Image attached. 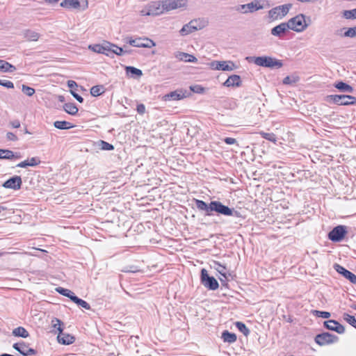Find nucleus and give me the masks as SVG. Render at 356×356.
Returning <instances> with one entry per match:
<instances>
[{"label":"nucleus","mask_w":356,"mask_h":356,"mask_svg":"<svg viewBox=\"0 0 356 356\" xmlns=\"http://www.w3.org/2000/svg\"><path fill=\"white\" fill-rule=\"evenodd\" d=\"M246 59L261 67L278 69L282 67L283 65L281 60L270 56H252L247 57Z\"/></svg>","instance_id":"nucleus-1"},{"label":"nucleus","mask_w":356,"mask_h":356,"mask_svg":"<svg viewBox=\"0 0 356 356\" xmlns=\"http://www.w3.org/2000/svg\"><path fill=\"white\" fill-rule=\"evenodd\" d=\"M264 8L260 0H254L247 4H241L235 7V10L242 14L252 13Z\"/></svg>","instance_id":"nucleus-2"},{"label":"nucleus","mask_w":356,"mask_h":356,"mask_svg":"<svg viewBox=\"0 0 356 356\" xmlns=\"http://www.w3.org/2000/svg\"><path fill=\"white\" fill-rule=\"evenodd\" d=\"M210 210L211 213H212V211H216L219 214L227 216H234V214L236 215L238 213L236 211H234V209H231L227 206L222 204L219 201H211Z\"/></svg>","instance_id":"nucleus-3"},{"label":"nucleus","mask_w":356,"mask_h":356,"mask_svg":"<svg viewBox=\"0 0 356 356\" xmlns=\"http://www.w3.org/2000/svg\"><path fill=\"white\" fill-rule=\"evenodd\" d=\"M201 282L209 290H216L218 288L219 284L215 277L209 275L206 269L202 268L201 270Z\"/></svg>","instance_id":"nucleus-4"},{"label":"nucleus","mask_w":356,"mask_h":356,"mask_svg":"<svg viewBox=\"0 0 356 356\" xmlns=\"http://www.w3.org/2000/svg\"><path fill=\"white\" fill-rule=\"evenodd\" d=\"M289 26V29L297 32L302 31L306 27V22L303 15H298L286 22Z\"/></svg>","instance_id":"nucleus-5"},{"label":"nucleus","mask_w":356,"mask_h":356,"mask_svg":"<svg viewBox=\"0 0 356 356\" xmlns=\"http://www.w3.org/2000/svg\"><path fill=\"white\" fill-rule=\"evenodd\" d=\"M291 7V3H287L273 8L268 12L269 17L273 19H281L289 13Z\"/></svg>","instance_id":"nucleus-6"},{"label":"nucleus","mask_w":356,"mask_h":356,"mask_svg":"<svg viewBox=\"0 0 356 356\" xmlns=\"http://www.w3.org/2000/svg\"><path fill=\"white\" fill-rule=\"evenodd\" d=\"M339 337L328 332L317 334L314 339L315 342L319 346H326L337 342Z\"/></svg>","instance_id":"nucleus-7"},{"label":"nucleus","mask_w":356,"mask_h":356,"mask_svg":"<svg viewBox=\"0 0 356 356\" xmlns=\"http://www.w3.org/2000/svg\"><path fill=\"white\" fill-rule=\"evenodd\" d=\"M204 26V24H202V21L200 19L191 20L181 28L179 33L181 35H186L195 31L202 29Z\"/></svg>","instance_id":"nucleus-8"},{"label":"nucleus","mask_w":356,"mask_h":356,"mask_svg":"<svg viewBox=\"0 0 356 356\" xmlns=\"http://www.w3.org/2000/svg\"><path fill=\"white\" fill-rule=\"evenodd\" d=\"M162 2L165 13L177 8H186L188 3L187 0H163Z\"/></svg>","instance_id":"nucleus-9"},{"label":"nucleus","mask_w":356,"mask_h":356,"mask_svg":"<svg viewBox=\"0 0 356 356\" xmlns=\"http://www.w3.org/2000/svg\"><path fill=\"white\" fill-rule=\"evenodd\" d=\"M346 232V226L338 225L329 233L328 237L332 241L339 242L343 239Z\"/></svg>","instance_id":"nucleus-10"},{"label":"nucleus","mask_w":356,"mask_h":356,"mask_svg":"<svg viewBox=\"0 0 356 356\" xmlns=\"http://www.w3.org/2000/svg\"><path fill=\"white\" fill-rule=\"evenodd\" d=\"M129 44L133 47H145V48H151L155 46V43L153 40L149 38H130L128 41Z\"/></svg>","instance_id":"nucleus-11"},{"label":"nucleus","mask_w":356,"mask_h":356,"mask_svg":"<svg viewBox=\"0 0 356 356\" xmlns=\"http://www.w3.org/2000/svg\"><path fill=\"white\" fill-rule=\"evenodd\" d=\"M212 69L216 70L232 71L236 68L232 61H213L211 63Z\"/></svg>","instance_id":"nucleus-12"},{"label":"nucleus","mask_w":356,"mask_h":356,"mask_svg":"<svg viewBox=\"0 0 356 356\" xmlns=\"http://www.w3.org/2000/svg\"><path fill=\"white\" fill-rule=\"evenodd\" d=\"M89 49H92L94 52L109 56L111 50H112V43L104 42L101 44H95L93 46L90 45Z\"/></svg>","instance_id":"nucleus-13"},{"label":"nucleus","mask_w":356,"mask_h":356,"mask_svg":"<svg viewBox=\"0 0 356 356\" xmlns=\"http://www.w3.org/2000/svg\"><path fill=\"white\" fill-rule=\"evenodd\" d=\"M22 184V181L21 177L15 175L5 181L2 184V186L6 188L18 190L21 188Z\"/></svg>","instance_id":"nucleus-14"},{"label":"nucleus","mask_w":356,"mask_h":356,"mask_svg":"<svg viewBox=\"0 0 356 356\" xmlns=\"http://www.w3.org/2000/svg\"><path fill=\"white\" fill-rule=\"evenodd\" d=\"M334 268L335 270L341 274L345 278L348 279L351 283L356 284V275L350 271L346 270L339 264H334Z\"/></svg>","instance_id":"nucleus-15"},{"label":"nucleus","mask_w":356,"mask_h":356,"mask_svg":"<svg viewBox=\"0 0 356 356\" xmlns=\"http://www.w3.org/2000/svg\"><path fill=\"white\" fill-rule=\"evenodd\" d=\"M323 325L327 330L334 331L338 334H343L345 332L344 327L334 320L326 321L323 323Z\"/></svg>","instance_id":"nucleus-16"},{"label":"nucleus","mask_w":356,"mask_h":356,"mask_svg":"<svg viewBox=\"0 0 356 356\" xmlns=\"http://www.w3.org/2000/svg\"><path fill=\"white\" fill-rule=\"evenodd\" d=\"M148 6L152 16L160 15L165 13L162 1H152L148 3Z\"/></svg>","instance_id":"nucleus-17"},{"label":"nucleus","mask_w":356,"mask_h":356,"mask_svg":"<svg viewBox=\"0 0 356 356\" xmlns=\"http://www.w3.org/2000/svg\"><path fill=\"white\" fill-rule=\"evenodd\" d=\"M289 26L287 23H281L271 29V34L279 38L283 37L288 32Z\"/></svg>","instance_id":"nucleus-18"},{"label":"nucleus","mask_w":356,"mask_h":356,"mask_svg":"<svg viewBox=\"0 0 356 356\" xmlns=\"http://www.w3.org/2000/svg\"><path fill=\"white\" fill-rule=\"evenodd\" d=\"M186 91L182 90H177L172 92H170L168 94H166L163 96V100L165 101H171V100H180L186 97Z\"/></svg>","instance_id":"nucleus-19"},{"label":"nucleus","mask_w":356,"mask_h":356,"mask_svg":"<svg viewBox=\"0 0 356 356\" xmlns=\"http://www.w3.org/2000/svg\"><path fill=\"white\" fill-rule=\"evenodd\" d=\"M13 348L24 356L35 355L36 353L34 349L27 347L24 343H16L13 344Z\"/></svg>","instance_id":"nucleus-20"},{"label":"nucleus","mask_w":356,"mask_h":356,"mask_svg":"<svg viewBox=\"0 0 356 356\" xmlns=\"http://www.w3.org/2000/svg\"><path fill=\"white\" fill-rule=\"evenodd\" d=\"M22 157L19 152L14 153L9 149H0V159H19Z\"/></svg>","instance_id":"nucleus-21"},{"label":"nucleus","mask_w":356,"mask_h":356,"mask_svg":"<svg viewBox=\"0 0 356 356\" xmlns=\"http://www.w3.org/2000/svg\"><path fill=\"white\" fill-rule=\"evenodd\" d=\"M175 57L179 60L188 63H196L197 61V59L194 56L181 51L175 52Z\"/></svg>","instance_id":"nucleus-22"},{"label":"nucleus","mask_w":356,"mask_h":356,"mask_svg":"<svg viewBox=\"0 0 356 356\" xmlns=\"http://www.w3.org/2000/svg\"><path fill=\"white\" fill-rule=\"evenodd\" d=\"M241 84V77L238 75H231L224 82L223 85L226 87L240 86Z\"/></svg>","instance_id":"nucleus-23"},{"label":"nucleus","mask_w":356,"mask_h":356,"mask_svg":"<svg viewBox=\"0 0 356 356\" xmlns=\"http://www.w3.org/2000/svg\"><path fill=\"white\" fill-rule=\"evenodd\" d=\"M57 339L60 343L65 345L71 344L74 341V337L73 336L63 333V331L58 333Z\"/></svg>","instance_id":"nucleus-24"},{"label":"nucleus","mask_w":356,"mask_h":356,"mask_svg":"<svg viewBox=\"0 0 356 356\" xmlns=\"http://www.w3.org/2000/svg\"><path fill=\"white\" fill-rule=\"evenodd\" d=\"M40 163V160L38 157H32L30 159L25 160L19 163L17 167L26 168L28 166L34 167Z\"/></svg>","instance_id":"nucleus-25"},{"label":"nucleus","mask_w":356,"mask_h":356,"mask_svg":"<svg viewBox=\"0 0 356 356\" xmlns=\"http://www.w3.org/2000/svg\"><path fill=\"white\" fill-rule=\"evenodd\" d=\"M22 35L28 41L35 42L40 38V34L32 30H25L22 32Z\"/></svg>","instance_id":"nucleus-26"},{"label":"nucleus","mask_w":356,"mask_h":356,"mask_svg":"<svg viewBox=\"0 0 356 356\" xmlns=\"http://www.w3.org/2000/svg\"><path fill=\"white\" fill-rule=\"evenodd\" d=\"M196 207L200 211H205L206 216H211L212 213H211V202L207 204L205 202L200 200H196Z\"/></svg>","instance_id":"nucleus-27"},{"label":"nucleus","mask_w":356,"mask_h":356,"mask_svg":"<svg viewBox=\"0 0 356 356\" xmlns=\"http://www.w3.org/2000/svg\"><path fill=\"white\" fill-rule=\"evenodd\" d=\"M16 70V67L8 63L6 60H0V72H13Z\"/></svg>","instance_id":"nucleus-28"},{"label":"nucleus","mask_w":356,"mask_h":356,"mask_svg":"<svg viewBox=\"0 0 356 356\" xmlns=\"http://www.w3.org/2000/svg\"><path fill=\"white\" fill-rule=\"evenodd\" d=\"M341 97H343V100L340 101V105L343 106H348V105H355L356 104V97L347 95H341Z\"/></svg>","instance_id":"nucleus-29"},{"label":"nucleus","mask_w":356,"mask_h":356,"mask_svg":"<svg viewBox=\"0 0 356 356\" xmlns=\"http://www.w3.org/2000/svg\"><path fill=\"white\" fill-rule=\"evenodd\" d=\"M60 6L67 8H78L80 6V3L79 0H63L60 3Z\"/></svg>","instance_id":"nucleus-30"},{"label":"nucleus","mask_w":356,"mask_h":356,"mask_svg":"<svg viewBox=\"0 0 356 356\" xmlns=\"http://www.w3.org/2000/svg\"><path fill=\"white\" fill-rule=\"evenodd\" d=\"M12 333L15 337H20L22 338H27L29 336L28 331L23 327L15 328Z\"/></svg>","instance_id":"nucleus-31"},{"label":"nucleus","mask_w":356,"mask_h":356,"mask_svg":"<svg viewBox=\"0 0 356 356\" xmlns=\"http://www.w3.org/2000/svg\"><path fill=\"white\" fill-rule=\"evenodd\" d=\"M63 108L68 114L74 115L78 112V108L74 103H66L63 106Z\"/></svg>","instance_id":"nucleus-32"},{"label":"nucleus","mask_w":356,"mask_h":356,"mask_svg":"<svg viewBox=\"0 0 356 356\" xmlns=\"http://www.w3.org/2000/svg\"><path fill=\"white\" fill-rule=\"evenodd\" d=\"M222 338L225 342L234 343L236 341V335L228 331H224L222 334Z\"/></svg>","instance_id":"nucleus-33"},{"label":"nucleus","mask_w":356,"mask_h":356,"mask_svg":"<svg viewBox=\"0 0 356 356\" xmlns=\"http://www.w3.org/2000/svg\"><path fill=\"white\" fill-rule=\"evenodd\" d=\"M334 86L342 92H352L353 91L352 86L342 81L337 83Z\"/></svg>","instance_id":"nucleus-34"},{"label":"nucleus","mask_w":356,"mask_h":356,"mask_svg":"<svg viewBox=\"0 0 356 356\" xmlns=\"http://www.w3.org/2000/svg\"><path fill=\"white\" fill-rule=\"evenodd\" d=\"M343 30H345V32L343 34H340L339 33H337V35H340L343 37L346 38H355L356 37V26L354 27H350L348 29H343ZM342 29L341 30V31Z\"/></svg>","instance_id":"nucleus-35"},{"label":"nucleus","mask_w":356,"mask_h":356,"mask_svg":"<svg viewBox=\"0 0 356 356\" xmlns=\"http://www.w3.org/2000/svg\"><path fill=\"white\" fill-rule=\"evenodd\" d=\"M343 99H344V98L341 97V95H327L326 97L327 102L335 104H337V105H340V101L343 100Z\"/></svg>","instance_id":"nucleus-36"},{"label":"nucleus","mask_w":356,"mask_h":356,"mask_svg":"<svg viewBox=\"0 0 356 356\" xmlns=\"http://www.w3.org/2000/svg\"><path fill=\"white\" fill-rule=\"evenodd\" d=\"M54 125L58 129H68L73 127V126H71L70 123L67 121H56Z\"/></svg>","instance_id":"nucleus-37"},{"label":"nucleus","mask_w":356,"mask_h":356,"mask_svg":"<svg viewBox=\"0 0 356 356\" xmlns=\"http://www.w3.org/2000/svg\"><path fill=\"white\" fill-rule=\"evenodd\" d=\"M104 92L103 86H95L90 89V94L94 97H97Z\"/></svg>","instance_id":"nucleus-38"},{"label":"nucleus","mask_w":356,"mask_h":356,"mask_svg":"<svg viewBox=\"0 0 356 356\" xmlns=\"http://www.w3.org/2000/svg\"><path fill=\"white\" fill-rule=\"evenodd\" d=\"M236 327L238 330L241 332L245 336H248L250 334L249 329L246 327V325L241 322H236Z\"/></svg>","instance_id":"nucleus-39"},{"label":"nucleus","mask_w":356,"mask_h":356,"mask_svg":"<svg viewBox=\"0 0 356 356\" xmlns=\"http://www.w3.org/2000/svg\"><path fill=\"white\" fill-rule=\"evenodd\" d=\"M125 70L128 74H131V75H136L138 76H140L143 74L140 70L131 66L126 67Z\"/></svg>","instance_id":"nucleus-40"},{"label":"nucleus","mask_w":356,"mask_h":356,"mask_svg":"<svg viewBox=\"0 0 356 356\" xmlns=\"http://www.w3.org/2000/svg\"><path fill=\"white\" fill-rule=\"evenodd\" d=\"M259 134L265 139L271 141L274 143L277 141L276 136L273 133H266L264 131H260Z\"/></svg>","instance_id":"nucleus-41"},{"label":"nucleus","mask_w":356,"mask_h":356,"mask_svg":"<svg viewBox=\"0 0 356 356\" xmlns=\"http://www.w3.org/2000/svg\"><path fill=\"white\" fill-rule=\"evenodd\" d=\"M111 53L115 54L118 56H122L124 54H128L129 51L124 50L122 47H119L115 44H112V50Z\"/></svg>","instance_id":"nucleus-42"},{"label":"nucleus","mask_w":356,"mask_h":356,"mask_svg":"<svg viewBox=\"0 0 356 356\" xmlns=\"http://www.w3.org/2000/svg\"><path fill=\"white\" fill-rule=\"evenodd\" d=\"M213 267L222 276L226 277V267L221 265L218 261H213Z\"/></svg>","instance_id":"nucleus-43"},{"label":"nucleus","mask_w":356,"mask_h":356,"mask_svg":"<svg viewBox=\"0 0 356 356\" xmlns=\"http://www.w3.org/2000/svg\"><path fill=\"white\" fill-rule=\"evenodd\" d=\"M51 325L54 328L56 329L59 332L63 331V323L58 318H54L51 321Z\"/></svg>","instance_id":"nucleus-44"},{"label":"nucleus","mask_w":356,"mask_h":356,"mask_svg":"<svg viewBox=\"0 0 356 356\" xmlns=\"http://www.w3.org/2000/svg\"><path fill=\"white\" fill-rule=\"evenodd\" d=\"M56 291L58 292L60 294L65 296V297H67L70 298V297H72L74 296V293L72 292L69 289H64V288H62V287H58L56 288Z\"/></svg>","instance_id":"nucleus-45"},{"label":"nucleus","mask_w":356,"mask_h":356,"mask_svg":"<svg viewBox=\"0 0 356 356\" xmlns=\"http://www.w3.org/2000/svg\"><path fill=\"white\" fill-rule=\"evenodd\" d=\"M343 16L346 19H356V8L350 10H344Z\"/></svg>","instance_id":"nucleus-46"},{"label":"nucleus","mask_w":356,"mask_h":356,"mask_svg":"<svg viewBox=\"0 0 356 356\" xmlns=\"http://www.w3.org/2000/svg\"><path fill=\"white\" fill-rule=\"evenodd\" d=\"M298 78L296 76H287L283 79V83L286 85H291L296 83Z\"/></svg>","instance_id":"nucleus-47"},{"label":"nucleus","mask_w":356,"mask_h":356,"mask_svg":"<svg viewBox=\"0 0 356 356\" xmlns=\"http://www.w3.org/2000/svg\"><path fill=\"white\" fill-rule=\"evenodd\" d=\"M22 92L29 97H31L35 93V89L26 85L22 86Z\"/></svg>","instance_id":"nucleus-48"},{"label":"nucleus","mask_w":356,"mask_h":356,"mask_svg":"<svg viewBox=\"0 0 356 356\" xmlns=\"http://www.w3.org/2000/svg\"><path fill=\"white\" fill-rule=\"evenodd\" d=\"M313 314L317 317L323 318H328L331 316V314L328 312H321L318 310H313Z\"/></svg>","instance_id":"nucleus-49"},{"label":"nucleus","mask_w":356,"mask_h":356,"mask_svg":"<svg viewBox=\"0 0 356 356\" xmlns=\"http://www.w3.org/2000/svg\"><path fill=\"white\" fill-rule=\"evenodd\" d=\"M345 319L348 323H349L352 326L356 328V319L353 316H350L349 314H346Z\"/></svg>","instance_id":"nucleus-50"},{"label":"nucleus","mask_w":356,"mask_h":356,"mask_svg":"<svg viewBox=\"0 0 356 356\" xmlns=\"http://www.w3.org/2000/svg\"><path fill=\"white\" fill-rule=\"evenodd\" d=\"M0 85L7 88H13L14 84L12 81L8 80L0 79Z\"/></svg>","instance_id":"nucleus-51"},{"label":"nucleus","mask_w":356,"mask_h":356,"mask_svg":"<svg viewBox=\"0 0 356 356\" xmlns=\"http://www.w3.org/2000/svg\"><path fill=\"white\" fill-rule=\"evenodd\" d=\"M101 145H102V149H104V150H112L114 149V147L113 145H111L107 142L103 141V140H101Z\"/></svg>","instance_id":"nucleus-52"},{"label":"nucleus","mask_w":356,"mask_h":356,"mask_svg":"<svg viewBox=\"0 0 356 356\" xmlns=\"http://www.w3.org/2000/svg\"><path fill=\"white\" fill-rule=\"evenodd\" d=\"M151 13L152 12L150 11V8H149L148 4L140 11V14L142 16H150L152 15Z\"/></svg>","instance_id":"nucleus-53"},{"label":"nucleus","mask_w":356,"mask_h":356,"mask_svg":"<svg viewBox=\"0 0 356 356\" xmlns=\"http://www.w3.org/2000/svg\"><path fill=\"white\" fill-rule=\"evenodd\" d=\"M191 90L196 93H202L204 91V88L199 85H195L190 87Z\"/></svg>","instance_id":"nucleus-54"},{"label":"nucleus","mask_w":356,"mask_h":356,"mask_svg":"<svg viewBox=\"0 0 356 356\" xmlns=\"http://www.w3.org/2000/svg\"><path fill=\"white\" fill-rule=\"evenodd\" d=\"M6 138H7V140H11V141H17L18 140V138L17 137V136L12 132H8L6 134Z\"/></svg>","instance_id":"nucleus-55"},{"label":"nucleus","mask_w":356,"mask_h":356,"mask_svg":"<svg viewBox=\"0 0 356 356\" xmlns=\"http://www.w3.org/2000/svg\"><path fill=\"white\" fill-rule=\"evenodd\" d=\"M136 110L139 114H144L145 112V106L143 104H138Z\"/></svg>","instance_id":"nucleus-56"},{"label":"nucleus","mask_w":356,"mask_h":356,"mask_svg":"<svg viewBox=\"0 0 356 356\" xmlns=\"http://www.w3.org/2000/svg\"><path fill=\"white\" fill-rule=\"evenodd\" d=\"M70 92L71 94L72 95V96L78 101L80 103H82L83 102V98L82 97H81L80 95H79L77 93H76L74 91H73L72 90H70Z\"/></svg>","instance_id":"nucleus-57"},{"label":"nucleus","mask_w":356,"mask_h":356,"mask_svg":"<svg viewBox=\"0 0 356 356\" xmlns=\"http://www.w3.org/2000/svg\"><path fill=\"white\" fill-rule=\"evenodd\" d=\"M78 305L82 307L83 308H84L86 309H90V305L87 302H86L85 300H83L82 299L81 300V301L79 302Z\"/></svg>","instance_id":"nucleus-58"},{"label":"nucleus","mask_w":356,"mask_h":356,"mask_svg":"<svg viewBox=\"0 0 356 356\" xmlns=\"http://www.w3.org/2000/svg\"><path fill=\"white\" fill-rule=\"evenodd\" d=\"M224 141L227 145H233L237 143V141L235 138H225Z\"/></svg>","instance_id":"nucleus-59"},{"label":"nucleus","mask_w":356,"mask_h":356,"mask_svg":"<svg viewBox=\"0 0 356 356\" xmlns=\"http://www.w3.org/2000/svg\"><path fill=\"white\" fill-rule=\"evenodd\" d=\"M9 124L13 128L20 127V122L18 120H15L10 122Z\"/></svg>","instance_id":"nucleus-60"},{"label":"nucleus","mask_w":356,"mask_h":356,"mask_svg":"<svg viewBox=\"0 0 356 356\" xmlns=\"http://www.w3.org/2000/svg\"><path fill=\"white\" fill-rule=\"evenodd\" d=\"M67 86L71 89L75 88L78 86L77 83L74 81H72V80H70L67 81Z\"/></svg>","instance_id":"nucleus-61"},{"label":"nucleus","mask_w":356,"mask_h":356,"mask_svg":"<svg viewBox=\"0 0 356 356\" xmlns=\"http://www.w3.org/2000/svg\"><path fill=\"white\" fill-rule=\"evenodd\" d=\"M70 299L74 302V303H76V305H79V302L81 301V298H78L77 296H76L74 294L72 297H70Z\"/></svg>","instance_id":"nucleus-62"},{"label":"nucleus","mask_w":356,"mask_h":356,"mask_svg":"<svg viewBox=\"0 0 356 356\" xmlns=\"http://www.w3.org/2000/svg\"><path fill=\"white\" fill-rule=\"evenodd\" d=\"M139 270H137V269H134L132 268H131L129 270H125L124 272H129V273H136V272H138Z\"/></svg>","instance_id":"nucleus-63"},{"label":"nucleus","mask_w":356,"mask_h":356,"mask_svg":"<svg viewBox=\"0 0 356 356\" xmlns=\"http://www.w3.org/2000/svg\"><path fill=\"white\" fill-rule=\"evenodd\" d=\"M58 100L60 102H65V97L62 95H60V96H58Z\"/></svg>","instance_id":"nucleus-64"}]
</instances>
